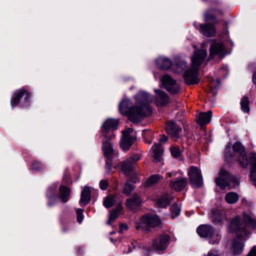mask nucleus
I'll list each match as a JSON object with an SVG mask.
<instances>
[{
	"instance_id": "30",
	"label": "nucleus",
	"mask_w": 256,
	"mask_h": 256,
	"mask_svg": "<svg viewBox=\"0 0 256 256\" xmlns=\"http://www.w3.org/2000/svg\"><path fill=\"white\" fill-rule=\"evenodd\" d=\"M225 200L229 204L236 203L239 200L238 194L234 192H229L225 196Z\"/></svg>"
},
{
	"instance_id": "51",
	"label": "nucleus",
	"mask_w": 256,
	"mask_h": 256,
	"mask_svg": "<svg viewBox=\"0 0 256 256\" xmlns=\"http://www.w3.org/2000/svg\"><path fill=\"white\" fill-rule=\"evenodd\" d=\"M206 256H220V254H219L218 252H210Z\"/></svg>"
},
{
	"instance_id": "1",
	"label": "nucleus",
	"mask_w": 256,
	"mask_h": 256,
	"mask_svg": "<svg viewBox=\"0 0 256 256\" xmlns=\"http://www.w3.org/2000/svg\"><path fill=\"white\" fill-rule=\"evenodd\" d=\"M134 98L136 102L134 105L128 100L121 102L119 104V110L122 115L128 116L130 121L138 123L152 113V108L150 106L152 98L148 94L144 92H138L134 96Z\"/></svg>"
},
{
	"instance_id": "40",
	"label": "nucleus",
	"mask_w": 256,
	"mask_h": 256,
	"mask_svg": "<svg viewBox=\"0 0 256 256\" xmlns=\"http://www.w3.org/2000/svg\"><path fill=\"white\" fill-rule=\"evenodd\" d=\"M170 152L172 156L176 158L180 156L182 153L180 148L174 146L170 148Z\"/></svg>"
},
{
	"instance_id": "6",
	"label": "nucleus",
	"mask_w": 256,
	"mask_h": 256,
	"mask_svg": "<svg viewBox=\"0 0 256 256\" xmlns=\"http://www.w3.org/2000/svg\"><path fill=\"white\" fill-rule=\"evenodd\" d=\"M226 54V50L222 42H215L212 43L210 48L208 60L222 59Z\"/></svg>"
},
{
	"instance_id": "21",
	"label": "nucleus",
	"mask_w": 256,
	"mask_h": 256,
	"mask_svg": "<svg viewBox=\"0 0 256 256\" xmlns=\"http://www.w3.org/2000/svg\"><path fill=\"white\" fill-rule=\"evenodd\" d=\"M118 122L116 120H107L102 126V134L103 136H106L107 132L111 130H116L118 128Z\"/></svg>"
},
{
	"instance_id": "37",
	"label": "nucleus",
	"mask_w": 256,
	"mask_h": 256,
	"mask_svg": "<svg viewBox=\"0 0 256 256\" xmlns=\"http://www.w3.org/2000/svg\"><path fill=\"white\" fill-rule=\"evenodd\" d=\"M229 182H230V186L228 187V189H231L232 188H235L236 186L239 185V179L235 177L233 175L229 173Z\"/></svg>"
},
{
	"instance_id": "23",
	"label": "nucleus",
	"mask_w": 256,
	"mask_h": 256,
	"mask_svg": "<svg viewBox=\"0 0 256 256\" xmlns=\"http://www.w3.org/2000/svg\"><path fill=\"white\" fill-rule=\"evenodd\" d=\"M152 150L153 161L154 162H160L163 154V148L161 144H154L152 148Z\"/></svg>"
},
{
	"instance_id": "55",
	"label": "nucleus",
	"mask_w": 256,
	"mask_h": 256,
	"mask_svg": "<svg viewBox=\"0 0 256 256\" xmlns=\"http://www.w3.org/2000/svg\"><path fill=\"white\" fill-rule=\"evenodd\" d=\"M172 174H173L172 173H168V176L169 177H172Z\"/></svg>"
},
{
	"instance_id": "44",
	"label": "nucleus",
	"mask_w": 256,
	"mask_h": 256,
	"mask_svg": "<svg viewBox=\"0 0 256 256\" xmlns=\"http://www.w3.org/2000/svg\"><path fill=\"white\" fill-rule=\"evenodd\" d=\"M112 158H106V168L108 172H110L112 171Z\"/></svg>"
},
{
	"instance_id": "29",
	"label": "nucleus",
	"mask_w": 256,
	"mask_h": 256,
	"mask_svg": "<svg viewBox=\"0 0 256 256\" xmlns=\"http://www.w3.org/2000/svg\"><path fill=\"white\" fill-rule=\"evenodd\" d=\"M122 209V206L121 205H119L116 209L112 210L108 220L107 222L108 224H110L112 222L118 217Z\"/></svg>"
},
{
	"instance_id": "34",
	"label": "nucleus",
	"mask_w": 256,
	"mask_h": 256,
	"mask_svg": "<svg viewBox=\"0 0 256 256\" xmlns=\"http://www.w3.org/2000/svg\"><path fill=\"white\" fill-rule=\"evenodd\" d=\"M116 200L113 196L110 195L106 196L103 202V204L106 208H110L114 206Z\"/></svg>"
},
{
	"instance_id": "4",
	"label": "nucleus",
	"mask_w": 256,
	"mask_h": 256,
	"mask_svg": "<svg viewBox=\"0 0 256 256\" xmlns=\"http://www.w3.org/2000/svg\"><path fill=\"white\" fill-rule=\"evenodd\" d=\"M160 225L161 220L157 215L148 214L140 218V222L136 224V228L144 230L158 227Z\"/></svg>"
},
{
	"instance_id": "5",
	"label": "nucleus",
	"mask_w": 256,
	"mask_h": 256,
	"mask_svg": "<svg viewBox=\"0 0 256 256\" xmlns=\"http://www.w3.org/2000/svg\"><path fill=\"white\" fill-rule=\"evenodd\" d=\"M196 232L202 238H209L210 243L212 244H218L221 238L219 234H215V228L210 224L200 225L197 228Z\"/></svg>"
},
{
	"instance_id": "35",
	"label": "nucleus",
	"mask_w": 256,
	"mask_h": 256,
	"mask_svg": "<svg viewBox=\"0 0 256 256\" xmlns=\"http://www.w3.org/2000/svg\"><path fill=\"white\" fill-rule=\"evenodd\" d=\"M160 179V176L158 174H154L150 176L146 182L145 184L147 186H150L156 184Z\"/></svg>"
},
{
	"instance_id": "9",
	"label": "nucleus",
	"mask_w": 256,
	"mask_h": 256,
	"mask_svg": "<svg viewBox=\"0 0 256 256\" xmlns=\"http://www.w3.org/2000/svg\"><path fill=\"white\" fill-rule=\"evenodd\" d=\"M188 174L191 184L196 188H200L202 186V175L198 167L193 166H190Z\"/></svg>"
},
{
	"instance_id": "8",
	"label": "nucleus",
	"mask_w": 256,
	"mask_h": 256,
	"mask_svg": "<svg viewBox=\"0 0 256 256\" xmlns=\"http://www.w3.org/2000/svg\"><path fill=\"white\" fill-rule=\"evenodd\" d=\"M134 130L132 128H128L122 131V136L120 142V148L124 151L129 150L136 140L134 136L132 134Z\"/></svg>"
},
{
	"instance_id": "39",
	"label": "nucleus",
	"mask_w": 256,
	"mask_h": 256,
	"mask_svg": "<svg viewBox=\"0 0 256 256\" xmlns=\"http://www.w3.org/2000/svg\"><path fill=\"white\" fill-rule=\"evenodd\" d=\"M134 186L128 182L124 184L123 192L126 196H129L132 192L134 190Z\"/></svg>"
},
{
	"instance_id": "42",
	"label": "nucleus",
	"mask_w": 256,
	"mask_h": 256,
	"mask_svg": "<svg viewBox=\"0 0 256 256\" xmlns=\"http://www.w3.org/2000/svg\"><path fill=\"white\" fill-rule=\"evenodd\" d=\"M233 150L238 154H242L243 152H246L244 147L239 142H236L234 144Z\"/></svg>"
},
{
	"instance_id": "56",
	"label": "nucleus",
	"mask_w": 256,
	"mask_h": 256,
	"mask_svg": "<svg viewBox=\"0 0 256 256\" xmlns=\"http://www.w3.org/2000/svg\"><path fill=\"white\" fill-rule=\"evenodd\" d=\"M131 250H130V248H129V250H128V252H126V253H127V252H130V251H131Z\"/></svg>"
},
{
	"instance_id": "27",
	"label": "nucleus",
	"mask_w": 256,
	"mask_h": 256,
	"mask_svg": "<svg viewBox=\"0 0 256 256\" xmlns=\"http://www.w3.org/2000/svg\"><path fill=\"white\" fill-rule=\"evenodd\" d=\"M90 200V190L88 187H85L82 192L80 203L82 205L88 204Z\"/></svg>"
},
{
	"instance_id": "53",
	"label": "nucleus",
	"mask_w": 256,
	"mask_h": 256,
	"mask_svg": "<svg viewBox=\"0 0 256 256\" xmlns=\"http://www.w3.org/2000/svg\"><path fill=\"white\" fill-rule=\"evenodd\" d=\"M108 131L107 132V134L106 137L108 138V140H110V139H112L114 138L115 135L114 134V133L112 132V134H110V135L108 136Z\"/></svg>"
},
{
	"instance_id": "22",
	"label": "nucleus",
	"mask_w": 256,
	"mask_h": 256,
	"mask_svg": "<svg viewBox=\"0 0 256 256\" xmlns=\"http://www.w3.org/2000/svg\"><path fill=\"white\" fill-rule=\"evenodd\" d=\"M188 184L186 178H182L174 181L170 182V186L177 192L182 190Z\"/></svg>"
},
{
	"instance_id": "20",
	"label": "nucleus",
	"mask_w": 256,
	"mask_h": 256,
	"mask_svg": "<svg viewBox=\"0 0 256 256\" xmlns=\"http://www.w3.org/2000/svg\"><path fill=\"white\" fill-rule=\"evenodd\" d=\"M249 162L251 166L250 178L254 184L256 186V154L251 153L249 155Z\"/></svg>"
},
{
	"instance_id": "12",
	"label": "nucleus",
	"mask_w": 256,
	"mask_h": 256,
	"mask_svg": "<svg viewBox=\"0 0 256 256\" xmlns=\"http://www.w3.org/2000/svg\"><path fill=\"white\" fill-rule=\"evenodd\" d=\"M214 180L220 189L224 190L226 187L230 186L229 172L222 168L218 172V176Z\"/></svg>"
},
{
	"instance_id": "16",
	"label": "nucleus",
	"mask_w": 256,
	"mask_h": 256,
	"mask_svg": "<svg viewBox=\"0 0 256 256\" xmlns=\"http://www.w3.org/2000/svg\"><path fill=\"white\" fill-rule=\"evenodd\" d=\"M199 26L200 32L202 35L206 36L212 37L214 36L216 34L215 26L212 24H200Z\"/></svg>"
},
{
	"instance_id": "54",
	"label": "nucleus",
	"mask_w": 256,
	"mask_h": 256,
	"mask_svg": "<svg viewBox=\"0 0 256 256\" xmlns=\"http://www.w3.org/2000/svg\"><path fill=\"white\" fill-rule=\"evenodd\" d=\"M252 82L254 84H256V72L254 73L252 76Z\"/></svg>"
},
{
	"instance_id": "41",
	"label": "nucleus",
	"mask_w": 256,
	"mask_h": 256,
	"mask_svg": "<svg viewBox=\"0 0 256 256\" xmlns=\"http://www.w3.org/2000/svg\"><path fill=\"white\" fill-rule=\"evenodd\" d=\"M32 169L36 171H40L42 170L44 166L40 162L34 161L32 164Z\"/></svg>"
},
{
	"instance_id": "52",
	"label": "nucleus",
	"mask_w": 256,
	"mask_h": 256,
	"mask_svg": "<svg viewBox=\"0 0 256 256\" xmlns=\"http://www.w3.org/2000/svg\"><path fill=\"white\" fill-rule=\"evenodd\" d=\"M168 137L166 136H162V138H160V142H165L168 140Z\"/></svg>"
},
{
	"instance_id": "24",
	"label": "nucleus",
	"mask_w": 256,
	"mask_h": 256,
	"mask_svg": "<svg viewBox=\"0 0 256 256\" xmlns=\"http://www.w3.org/2000/svg\"><path fill=\"white\" fill-rule=\"evenodd\" d=\"M212 116V112L210 110L208 112H200L197 118V122L200 126L208 124L210 122Z\"/></svg>"
},
{
	"instance_id": "36",
	"label": "nucleus",
	"mask_w": 256,
	"mask_h": 256,
	"mask_svg": "<svg viewBox=\"0 0 256 256\" xmlns=\"http://www.w3.org/2000/svg\"><path fill=\"white\" fill-rule=\"evenodd\" d=\"M241 108L242 111L248 113L250 111L249 99L247 96H244L242 98L240 102Z\"/></svg>"
},
{
	"instance_id": "31",
	"label": "nucleus",
	"mask_w": 256,
	"mask_h": 256,
	"mask_svg": "<svg viewBox=\"0 0 256 256\" xmlns=\"http://www.w3.org/2000/svg\"><path fill=\"white\" fill-rule=\"evenodd\" d=\"M188 64L183 60L178 61L173 66V70L176 73H181L188 67Z\"/></svg>"
},
{
	"instance_id": "49",
	"label": "nucleus",
	"mask_w": 256,
	"mask_h": 256,
	"mask_svg": "<svg viewBox=\"0 0 256 256\" xmlns=\"http://www.w3.org/2000/svg\"><path fill=\"white\" fill-rule=\"evenodd\" d=\"M247 256H256V246L253 247Z\"/></svg>"
},
{
	"instance_id": "43",
	"label": "nucleus",
	"mask_w": 256,
	"mask_h": 256,
	"mask_svg": "<svg viewBox=\"0 0 256 256\" xmlns=\"http://www.w3.org/2000/svg\"><path fill=\"white\" fill-rule=\"evenodd\" d=\"M216 16L211 10H208L205 13L204 20L206 22L215 20Z\"/></svg>"
},
{
	"instance_id": "17",
	"label": "nucleus",
	"mask_w": 256,
	"mask_h": 256,
	"mask_svg": "<svg viewBox=\"0 0 256 256\" xmlns=\"http://www.w3.org/2000/svg\"><path fill=\"white\" fill-rule=\"evenodd\" d=\"M121 170L124 174L130 176L132 172H136L135 162H132L130 160H126L122 164Z\"/></svg>"
},
{
	"instance_id": "33",
	"label": "nucleus",
	"mask_w": 256,
	"mask_h": 256,
	"mask_svg": "<svg viewBox=\"0 0 256 256\" xmlns=\"http://www.w3.org/2000/svg\"><path fill=\"white\" fill-rule=\"evenodd\" d=\"M244 220L247 224V225L252 228L254 229L256 228V220L253 218L249 215L244 214Z\"/></svg>"
},
{
	"instance_id": "46",
	"label": "nucleus",
	"mask_w": 256,
	"mask_h": 256,
	"mask_svg": "<svg viewBox=\"0 0 256 256\" xmlns=\"http://www.w3.org/2000/svg\"><path fill=\"white\" fill-rule=\"evenodd\" d=\"M99 185L102 190H106L108 186V182L107 180H102L100 181Z\"/></svg>"
},
{
	"instance_id": "11",
	"label": "nucleus",
	"mask_w": 256,
	"mask_h": 256,
	"mask_svg": "<svg viewBox=\"0 0 256 256\" xmlns=\"http://www.w3.org/2000/svg\"><path fill=\"white\" fill-rule=\"evenodd\" d=\"M161 81L165 88L170 94H176L179 92V85L169 75L164 76L162 78Z\"/></svg>"
},
{
	"instance_id": "18",
	"label": "nucleus",
	"mask_w": 256,
	"mask_h": 256,
	"mask_svg": "<svg viewBox=\"0 0 256 256\" xmlns=\"http://www.w3.org/2000/svg\"><path fill=\"white\" fill-rule=\"evenodd\" d=\"M104 136L102 145V150L104 156L106 158H112L114 154V150L112 144L106 136Z\"/></svg>"
},
{
	"instance_id": "26",
	"label": "nucleus",
	"mask_w": 256,
	"mask_h": 256,
	"mask_svg": "<svg viewBox=\"0 0 256 256\" xmlns=\"http://www.w3.org/2000/svg\"><path fill=\"white\" fill-rule=\"evenodd\" d=\"M157 66L162 70H168L172 66L171 60L166 58H159L156 60Z\"/></svg>"
},
{
	"instance_id": "45",
	"label": "nucleus",
	"mask_w": 256,
	"mask_h": 256,
	"mask_svg": "<svg viewBox=\"0 0 256 256\" xmlns=\"http://www.w3.org/2000/svg\"><path fill=\"white\" fill-rule=\"evenodd\" d=\"M83 212L84 210L80 208L78 209L76 211L77 220L80 223L83 220Z\"/></svg>"
},
{
	"instance_id": "2",
	"label": "nucleus",
	"mask_w": 256,
	"mask_h": 256,
	"mask_svg": "<svg viewBox=\"0 0 256 256\" xmlns=\"http://www.w3.org/2000/svg\"><path fill=\"white\" fill-rule=\"evenodd\" d=\"M207 56L205 50H198L194 52L191 56L192 65L190 68L184 74V80L188 85L194 84L198 82V76L200 66L202 64Z\"/></svg>"
},
{
	"instance_id": "14",
	"label": "nucleus",
	"mask_w": 256,
	"mask_h": 256,
	"mask_svg": "<svg viewBox=\"0 0 256 256\" xmlns=\"http://www.w3.org/2000/svg\"><path fill=\"white\" fill-rule=\"evenodd\" d=\"M156 92L155 102L158 106H164L170 102V98L164 92L160 90H154Z\"/></svg>"
},
{
	"instance_id": "25",
	"label": "nucleus",
	"mask_w": 256,
	"mask_h": 256,
	"mask_svg": "<svg viewBox=\"0 0 256 256\" xmlns=\"http://www.w3.org/2000/svg\"><path fill=\"white\" fill-rule=\"evenodd\" d=\"M59 192L60 198L62 202L64 203L66 202L69 200L71 192L70 189L66 186H61L59 188Z\"/></svg>"
},
{
	"instance_id": "10",
	"label": "nucleus",
	"mask_w": 256,
	"mask_h": 256,
	"mask_svg": "<svg viewBox=\"0 0 256 256\" xmlns=\"http://www.w3.org/2000/svg\"><path fill=\"white\" fill-rule=\"evenodd\" d=\"M170 236L166 234H160L152 242V248L155 250L162 251L165 250L168 245Z\"/></svg>"
},
{
	"instance_id": "50",
	"label": "nucleus",
	"mask_w": 256,
	"mask_h": 256,
	"mask_svg": "<svg viewBox=\"0 0 256 256\" xmlns=\"http://www.w3.org/2000/svg\"><path fill=\"white\" fill-rule=\"evenodd\" d=\"M128 229V226L126 224H122L120 226V232L122 233L124 230H127Z\"/></svg>"
},
{
	"instance_id": "28",
	"label": "nucleus",
	"mask_w": 256,
	"mask_h": 256,
	"mask_svg": "<svg viewBox=\"0 0 256 256\" xmlns=\"http://www.w3.org/2000/svg\"><path fill=\"white\" fill-rule=\"evenodd\" d=\"M171 200L168 194H164L158 198L156 204L160 208H165L170 204Z\"/></svg>"
},
{
	"instance_id": "38",
	"label": "nucleus",
	"mask_w": 256,
	"mask_h": 256,
	"mask_svg": "<svg viewBox=\"0 0 256 256\" xmlns=\"http://www.w3.org/2000/svg\"><path fill=\"white\" fill-rule=\"evenodd\" d=\"M170 211L172 218H174L180 214V208L178 204L174 203L170 207Z\"/></svg>"
},
{
	"instance_id": "19",
	"label": "nucleus",
	"mask_w": 256,
	"mask_h": 256,
	"mask_svg": "<svg viewBox=\"0 0 256 256\" xmlns=\"http://www.w3.org/2000/svg\"><path fill=\"white\" fill-rule=\"evenodd\" d=\"M210 218L214 223H220L226 220L225 212L217 208H214L212 210Z\"/></svg>"
},
{
	"instance_id": "15",
	"label": "nucleus",
	"mask_w": 256,
	"mask_h": 256,
	"mask_svg": "<svg viewBox=\"0 0 256 256\" xmlns=\"http://www.w3.org/2000/svg\"><path fill=\"white\" fill-rule=\"evenodd\" d=\"M142 202L141 198L137 194H134L132 198L126 200V206L128 209L134 210L140 206Z\"/></svg>"
},
{
	"instance_id": "57",
	"label": "nucleus",
	"mask_w": 256,
	"mask_h": 256,
	"mask_svg": "<svg viewBox=\"0 0 256 256\" xmlns=\"http://www.w3.org/2000/svg\"><path fill=\"white\" fill-rule=\"evenodd\" d=\"M204 44H202V46H204Z\"/></svg>"
},
{
	"instance_id": "13",
	"label": "nucleus",
	"mask_w": 256,
	"mask_h": 256,
	"mask_svg": "<svg viewBox=\"0 0 256 256\" xmlns=\"http://www.w3.org/2000/svg\"><path fill=\"white\" fill-rule=\"evenodd\" d=\"M166 130L168 134L176 140L180 136V134L182 132V128L172 121L168 122L166 124Z\"/></svg>"
},
{
	"instance_id": "3",
	"label": "nucleus",
	"mask_w": 256,
	"mask_h": 256,
	"mask_svg": "<svg viewBox=\"0 0 256 256\" xmlns=\"http://www.w3.org/2000/svg\"><path fill=\"white\" fill-rule=\"evenodd\" d=\"M240 222V218L236 217L232 220L230 226L232 232L236 234V238L232 242L233 252L234 255H239L242 252L244 243L241 242L240 239L246 237L250 234L245 226Z\"/></svg>"
},
{
	"instance_id": "32",
	"label": "nucleus",
	"mask_w": 256,
	"mask_h": 256,
	"mask_svg": "<svg viewBox=\"0 0 256 256\" xmlns=\"http://www.w3.org/2000/svg\"><path fill=\"white\" fill-rule=\"evenodd\" d=\"M238 160L239 164L244 168H247L248 166V161L247 155L246 152H242V154H238Z\"/></svg>"
},
{
	"instance_id": "7",
	"label": "nucleus",
	"mask_w": 256,
	"mask_h": 256,
	"mask_svg": "<svg viewBox=\"0 0 256 256\" xmlns=\"http://www.w3.org/2000/svg\"><path fill=\"white\" fill-rule=\"evenodd\" d=\"M23 97H24V100L22 104V106H28L30 102V94L27 90L21 88L17 90L12 98V106L13 107L18 105Z\"/></svg>"
},
{
	"instance_id": "47",
	"label": "nucleus",
	"mask_w": 256,
	"mask_h": 256,
	"mask_svg": "<svg viewBox=\"0 0 256 256\" xmlns=\"http://www.w3.org/2000/svg\"><path fill=\"white\" fill-rule=\"evenodd\" d=\"M141 156L140 154H134L128 160H130L132 162H135V165L136 166V162L139 160Z\"/></svg>"
},
{
	"instance_id": "48",
	"label": "nucleus",
	"mask_w": 256,
	"mask_h": 256,
	"mask_svg": "<svg viewBox=\"0 0 256 256\" xmlns=\"http://www.w3.org/2000/svg\"><path fill=\"white\" fill-rule=\"evenodd\" d=\"M225 156H226V160L228 161H230V162L231 161V159L232 158V156L230 155V150H226V152H225Z\"/></svg>"
}]
</instances>
